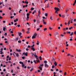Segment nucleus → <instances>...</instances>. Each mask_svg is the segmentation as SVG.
Here are the masks:
<instances>
[{
  "mask_svg": "<svg viewBox=\"0 0 76 76\" xmlns=\"http://www.w3.org/2000/svg\"><path fill=\"white\" fill-rule=\"evenodd\" d=\"M24 55V56H28V52L23 53V55Z\"/></svg>",
  "mask_w": 76,
  "mask_h": 76,
  "instance_id": "obj_1",
  "label": "nucleus"
},
{
  "mask_svg": "<svg viewBox=\"0 0 76 76\" xmlns=\"http://www.w3.org/2000/svg\"><path fill=\"white\" fill-rule=\"evenodd\" d=\"M13 18H14V16H11L10 17L11 19H12Z\"/></svg>",
  "mask_w": 76,
  "mask_h": 76,
  "instance_id": "obj_41",
  "label": "nucleus"
},
{
  "mask_svg": "<svg viewBox=\"0 0 76 76\" xmlns=\"http://www.w3.org/2000/svg\"><path fill=\"white\" fill-rule=\"evenodd\" d=\"M34 63H35V64H37V62L35 60H34L33 61Z\"/></svg>",
  "mask_w": 76,
  "mask_h": 76,
  "instance_id": "obj_21",
  "label": "nucleus"
},
{
  "mask_svg": "<svg viewBox=\"0 0 76 76\" xmlns=\"http://www.w3.org/2000/svg\"><path fill=\"white\" fill-rule=\"evenodd\" d=\"M15 20H16L17 22H18V18H16Z\"/></svg>",
  "mask_w": 76,
  "mask_h": 76,
  "instance_id": "obj_62",
  "label": "nucleus"
},
{
  "mask_svg": "<svg viewBox=\"0 0 76 76\" xmlns=\"http://www.w3.org/2000/svg\"><path fill=\"white\" fill-rule=\"evenodd\" d=\"M29 2L28 1H25L24 3H26V4H28Z\"/></svg>",
  "mask_w": 76,
  "mask_h": 76,
  "instance_id": "obj_24",
  "label": "nucleus"
},
{
  "mask_svg": "<svg viewBox=\"0 0 76 76\" xmlns=\"http://www.w3.org/2000/svg\"><path fill=\"white\" fill-rule=\"evenodd\" d=\"M38 68L40 69V70H42V69L41 68V66H39Z\"/></svg>",
  "mask_w": 76,
  "mask_h": 76,
  "instance_id": "obj_11",
  "label": "nucleus"
},
{
  "mask_svg": "<svg viewBox=\"0 0 76 76\" xmlns=\"http://www.w3.org/2000/svg\"><path fill=\"white\" fill-rule=\"evenodd\" d=\"M59 10H60V9L57 8V9L56 10H57V11L58 12V11H59Z\"/></svg>",
  "mask_w": 76,
  "mask_h": 76,
  "instance_id": "obj_23",
  "label": "nucleus"
},
{
  "mask_svg": "<svg viewBox=\"0 0 76 76\" xmlns=\"http://www.w3.org/2000/svg\"><path fill=\"white\" fill-rule=\"evenodd\" d=\"M34 70L33 68L32 67V68H31V69H30V71L32 72V70Z\"/></svg>",
  "mask_w": 76,
  "mask_h": 76,
  "instance_id": "obj_26",
  "label": "nucleus"
},
{
  "mask_svg": "<svg viewBox=\"0 0 76 76\" xmlns=\"http://www.w3.org/2000/svg\"><path fill=\"white\" fill-rule=\"evenodd\" d=\"M47 28H45L44 29V31H46V30H47Z\"/></svg>",
  "mask_w": 76,
  "mask_h": 76,
  "instance_id": "obj_34",
  "label": "nucleus"
},
{
  "mask_svg": "<svg viewBox=\"0 0 76 76\" xmlns=\"http://www.w3.org/2000/svg\"><path fill=\"white\" fill-rule=\"evenodd\" d=\"M43 23L44 25H46V22H43Z\"/></svg>",
  "mask_w": 76,
  "mask_h": 76,
  "instance_id": "obj_49",
  "label": "nucleus"
},
{
  "mask_svg": "<svg viewBox=\"0 0 76 76\" xmlns=\"http://www.w3.org/2000/svg\"><path fill=\"white\" fill-rule=\"evenodd\" d=\"M15 41H18V38L16 37V39H15Z\"/></svg>",
  "mask_w": 76,
  "mask_h": 76,
  "instance_id": "obj_25",
  "label": "nucleus"
},
{
  "mask_svg": "<svg viewBox=\"0 0 76 76\" xmlns=\"http://www.w3.org/2000/svg\"><path fill=\"white\" fill-rule=\"evenodd\" d=\"M29 15H30V14H29V13H27L26 14L27 16H29Z\"/></svg>",
  "mask_w": 76,
  "mask_h": 76,
  "instance_id": "obj_22",
  "label": "nucleus"
},
{
  "mask_svg": "<svg viewBox=\"0 0 76 76\" xmlns=\"http://www.w3.org/2000/svg\"><path fill=\"white\" fill-rule=\"evenodd\" d=\"M3 31H6V28H5V27H3Z\"/></svg>",
  "mask_w": 76,
  "mask_h": 76,
  "instance_id": "obj_19",
  "label": "nucleus"
},
{
  "mask_svg": "<svg viewBox=\"0 0 76 76\" xmlns=\"http://www.w3.org/2000/svg\"><path fill=\"white\" fill-rule=\"evenodd\" d=\"M69 41H73V39L72 38L70 39H69Z\"/></svg>",
  "mask_w": 76,
  "mask_h": 76,
  "instance_id": "obj_40",
  "label": "nucleus"
},
{
  "mask_svg": "<svg viewBox=\"0 0 76 76\" xmlns=\"http://www.w3.org/2000/svg\"><path fill=\"white\" fill-rule=\"evenodd\" d=\"M24 66H25V64H22V67H24Z\"/></svg>",
  "mask_w": 76,
  "mask_h": 76,
  "instance_id": "obj_39",
  "label": "nucleus"
},
{
  "mask_svg": "<svg viewBox=\"0 0 76 76\" xmlns=\"http://www.w3.org/2000/svg\"><path fill=\"white\" fill-rule=\"evenodd\" d=\"M74 22H76V19H75L74 20Z\"/></svg>",
  "mask_w": 76,
  "mask_h": 76,
  "instance_id": "obj_61",
  "label": "nucleus"
},
{
  "mask_svg": "<svg viewBox=\"0 0 76 76\" xmlns=\"http://www.w3.org/2000/svg\"><path fill=\"white\" fill-rule=\"evenodd\" d=\"M16 50L17 51H18V52H21V50H18V49H16Z\"/></svg>",
  "mask_w": 76,
  "mask_h": 76,
  "instance_id": "obj_8",
  "label": "nucleus"
},
{
  "mask_svg": "<svg viewBox=\"0 0 76 76\" xmlns=\"http://www.w3.org/2000/svg\"><path fill=\"white\" fill-rule=\"evenodd\" d=\"M49 7V4H47V7Z\"/></svg>",
  "mask_w": 76,
  "mask_h": 76,
  "instance_id": "obj_58",
  "label": "nucleus"
},
{
  "mask_svg": "<svg viewBox=\"0 0 76 76\" xmlns=\"http://www.w3.org/2000/svg\"><path fill=\"white\" fill-rule=\"evenodd\" d=\"M55 67V66H54V65H52V69H53V68H54Z\"/></svg>",
  "mask_w": 76,
  "mask_h": 76,
  "instance_id": "obj_33",
  "label": "nucleus"
},
{
  "mask_svg": "<svg viewBox=\"0 0 76 76\" xmlns=\"http://www.w3.org/2000/svg\"><path fill=\"white\" fill-rule=\"evenodd\" d=\"M53 64H55V66H57V63L56 62V61H55L53 63Z\"/></svg>",
  "mask_w": 76,
  "mask_h": 76,
  "instance_id": "obj_4",
  "label": "nucleus"
},
{
  "mask_svg": "<svg viewBox=\"0 0 76 76\" xmlns=\"http://www.w3.org/2000/svg\"><path fill=\"white\" fill-rule=\"evenodd\" d=\"M34 56L35 57H36L37 59H38V58H37L38 56H37V55H34Z\"/></svg>",
  "mask_w": 76,
  "mask_h": 76,
  "instance_id": "obj_12",
  "label": "nucleus"
},
{
  "mask_svg": "<svg viewBox=\"0 0 76 76\" xmlns=\"http://www.w3.org/2000/svg\"><path fill=\"white\" fill-rule=\"evenodd\" d=\"M15 53H16L15 52H14L13 53V56H14L15 57Z\"/></svg>",
  "mask_w": 76,
  "mask_h": 76,
  "instance_id": "obj_28",
  "label": "nucleus"
},
{
  "mask_svg": "<svg viewBox=\"0 0 76 76\" xmlns=\"http://www.w3.org/2000/svg\"><path fill=\"white\" fill-rule=\"evenodd\" d=\"M26 51H28V50H29V49L27 48L26 49Z\"/></svg>",
  "mask_w": 76,
  "mask_h": 76,
  "instance_id": "obj_52",
  "label": "nucleus"
},
{
  "mask_svg": "<svg viewBox=\"0 0 76 76\" xmlns=\"http://www.w3.org/2000/svg\"><path fill=\"white\" fill-rule=\"evenodd\" d=\"M45 67L48 68L49 67V66L48 65V64H45Z\"/></svg>",
  "mask_w": 76,
  "mask_h": 76,
  "instance_id": "obj_3",
  "label": "nucleus"
},
{
  "mask_svg": "<svg viewBox=\"0 0 76 76\" xmlns=\"http://www.w3.org/2000/svg\"><path fill=\"white\" fill-rule=\"evenodd\" d=\"M44 63H46H46H47V61H44Z\"/></svg>",
  "mask_w": 76,
  "mask_h": 76,
  "instance_id": "obj_32",
  "label": "nucleus"
},
{
  "mask_svg": "<svg viewBox=\"0 0 76 76\" xmlns=\"http://www.w3.org/2000/svg\"><path fill=\"white\" fill-rule=\"evenodd\" d=\"M73 35V32H72L71 34H70V36H72Z\"/></svg>",
  "mask_w": 76,
  "mask_h": 76,
  "instance_id": "obj_13",
  "label": "nucleus"
},
{
  "mask_svg": "<svg viewBox=\"0 0 76 76\" xmlns=\"http://www.w3.org/2000/svg\"><path fill=\"white\" fill-rule=\"evenodd\" d=\"M20 64H23V62H22V61H20L19 62Z\"/></svg>",
  "mask_w": 76,
  "mask_h": 76,
  "instance_id": "obj_15",
  "label": "nucleus"
},
{
  "mask_svg": "<svg viewBox=\"0 0 76 76\" xmlns=\"http://www.w3.org/2000/svg\"><path fill=\"white\" fill-rule=\"evenodd\" d=\"M15 54H16L17 57H19V53H15Z\"/></svg>",
  "mask_w": 76,
  "mask_h": 76,
  "instance_id": "obj_9",
  "label": "nucleus"
},
{
  "mask_svg": "<svg viewBox=\"0 0 76 76\" xmlns=\"http://www.w3.org/2000/svg\"><path fill=\"white\" fill-rule=\"evenodd\" d=\"M36 61L37 62V63H39V60H36Z\"/></svg>",
  "mask_w": 76,
  "mask_h": 76,
  "instance_id": "obj_37",
  "label": "nucleus"
},
{
  "mask_svg": "<svg viewBox=\"0 0 76 76\" xmlns=\"http://www.w3.org/2000/svg\"><path fill=\"white\" fill-rule=\"evenodd\" d=\"M4 72H6V69H3Z\"/></svg>",
  "mask_w": 76,
  "mask_h": 76,
  "instance_id": "obj_60",
  "label": "nucleus"
},
{
  "mask_svg": "<svg viewBox=\"0 0 76 76\" xmlns=\"http://www.w3.org/2000/svg\"><path fill=\"white\" fill-rule=\"evenodd\" d=\"M12 76H15L16 74H12Z\"/></svg>",
  "mask_w": 76,
  "mask_h": 76,
  "instance_id": "obj_57",
  "label": "nucleus"
},
{
  "mask_svg": "<svg viewBox=\"0 0 76 76\" xmlns=\"http://www.w3.org/2000/svg\"><path fill=\"white\" fill-rule=\"evenodd\" d=\"M22 58L23 60L24 59H25V57L24 56H23L22 57Z\"/></svg>",
  "mask_w": 76,
  "mask_h": 76,
  "instance_id": "obj_36",
  "label": "nucleus"
},
{
  "mask_svg": "<svg viewBox=\"0 0 76 76\" xmlns=\"http://www.w3.org/2000/svg\"><path fill=\"white\" fill-rule=\"evenodd\" d=\"M54 61H56L55 59L54 58V57H52V60L51 61V62H54Z\"/></svg>",
  "mask_w": 76,
  "mask_h": 76,
  "instance_id": "obj_2",
  "label": "nucleus"
},
{
  "mask_svg": "<svg viewBox=\"0 0 76 76\" xmlns=\"http://www.w3.org/2000/svg\"><path fill=\"white\" fill-rule=\"evenodd\" d=\"M34 9H35L34 8H31V11H32V10H34Z\"/></svg>",
  "mask_w": 76,
  "mask_h": 76,
  "instance_id": "obj_14",
  "label": "nucleus"
},
{
  "mask_svg": "<svg viewBox=\"0 0 76 76\" xmlns=\"http://www.w3.org/2000/svg\"><path fill=\"white\" fill-rule=\"evenodd\" d=\"M53 29V28H51V27H49V29L50 30H51V29Z\"/></svg>",
  "mask_w": 76,
  "mask_h": 76,
  "instance_id": "obj_47",
  "label": "nucleus"
},
{
  "mask_svg": "<svg viewBox=\"0 0 76 76\" xmlns=\"http://www.w3.org/2000/svg\"><path fill=\"white\" fill-rule=\"evenodd\" d=\"M3 52H1V53H0V54H1L2 55V54H3Z\"/></svg>",
  "mask_w": 76,
  "mask_h": 76,
  "instance_id": "obj_64",
  "label": "nucleus"
},
{
  "mask_svg": "<svg viewBox=\"0 0 76 76\" xmlns=\"http://www.w3.org/2000/svg\"><path fill=\"white\" fill-rule=\"evenodd\" d=\"M70 20H69L68 21V26H69V25H70Z\"/></svg>",
  "mask_w": 76,
  "mask_h": 76,
  "instance_id": "obj_18",
  "label": "nucleus"
},
{
  "mask_svg": "<svg viewBox=\"0 0 76 76\" xmlns=\"http://www.w3.org/2000/svg\"><path fill=\"white\" fill-rule=\"evenodd\" d=\"M7 35V33H5V34H4V35H5V36H6V35Z\"/></svg>",
  "mask_w": 76,
  "mask_h": 76,
  "instance_id": "obj_53",
  "label": "nucleus"
},
{
  "mask_svg": "<svg viewBox=\"0 0 76 76\" xmlns=\"http://www.w3.org/2000/svg\"><path fill=\"white\" fill-rule=\"evenodd\" d=\"M74 34H75V35H76V31H75V32H74Z\"/></svg>",
  "mask_w": 76,
  "mask_h": 76,
  "instance_id": "obj_63",
  "label": "nucleus"
},
{
  "mask_svg": "<svg viewBox=\"0 0 76 76\" xmlns=\"http://www.w3.org/2000/svg\"><path fill=\"white\" fill-rule=\"evenodd\" d=\"M56 72H53V75H56Z\"/></svg>",
  "mask_w": 76,
  "mask_h": 76,
  "instance_id": "obj_56",
  "label": "nucleus"
},
{
  "mask_svg": "<svg viewBox=\"0 0 76 76\" xmlns=\"http://www.w3.org/2000/svg\"><path fill=\"white\" fill-rule=\"evenodd\" d=\"M34 46H35V45H32V46H31V48H33V47H34Z\"/></svg>",
  "mask_w": 76,
  "mask_h": 76,
  "instance_id": "obj_31",
  "label": "nucleus"
},
{
  "mask_svg": "<svg viewBox=\"0 0 76 76\" xmlns=\"http://www.w3.org/2000/svg\"><path fill=\"white\" fill-rule=\"evenodd\" d=\"M39 27H40V28H42V25H40L39 26Z\"/></svg>",
  "mask_w": 76,
  "mask_h": 76,
  "instance_id": "obj_45",
  "label": "nucleus"
},
{
  "mask_svg": "<svg viewBox=\"0 0 76 76\" xmlns=\"http://www.w3.org/2000/svg\"><path fill=\"white\" fill-rule=\"evenodd\" d=\"M26 33L28 34H30V32L29 31H27Z\"/></svg>",
  "mask_w": 76,
  "mask_h": 76,
  "instance_id": "obj_38",
  "label": "nucleus"
},
{
  "mask_svg": "<svg viewBox=\"0 0 76 76\" xmlns=\"http://www.w3.org/2000/svg\"><path fill=\"white\" fill-rule=\"evenodd\" d=\"M3 73H3V72H1V75H3Z\"/></svg>",
  "mask_w": 76,
  "mask_h": 76,
  "instance_id": "obj_54",
  "label": "nucleus"
},
{
  "mask_svg": "<svg viewBox=\"0 0 76 76\" xmlns=\"http://www.w3.org/2000/svg\"><path fill=\"white\" fill-rule=\"evenodd\" d=\"M39 59L40 60H42V57H41V56H40L39 57Z\"/></svg>",
  "mask_w": 76,
  "mask_h": 76,
  "instance_id": "obj_20",
  "label": "nucleus"
},
{
  "mask_svg": "<svg viewBox=\"0 0 76 76\" xmlns=\"http://www.w3.org/2000/svg\"><path fill=\"white\" fill-rule=\"evenodd\" d=\"M56 35H58L59 34V33L58 32H56Z\"/></svg>",
  "mask_w": 76,
  "mask_h": 76,
  "instance_id": "obj_46",
  "label": "nucleus"
},
{
  "mask_svg": "<svg viewBox=\"0 0 76 76\" xmlns=\"http://www.w3.org/2000/svg\"><path fill=\"white\" fill-rule=\"evenodd\" d=\"M31 50H33V51H35V49L34 48H31Z\"/></svg>",
  "mask_w": 76,
  "mask_h": 76,
  "instance_id": "obj_6",
  "label": "nucleus"
},
{
  "mask_svg": "<svg viewBox=\"0 0 76 76\" xmlns=\"http://www.w3.org/2000/svg\"><path fill=\"white\" fill-rule=\"evenodd\" d=\"M74 3V4H76V0H75V1Z\"/></svg>",
  "mask_w": 76,
  "mask_h": 76,
  "instance_id": "obj_59",
  "label": "nucleus"
},
{
  "mask_svg": "<svg viewBox=\"0 0 76 76\" xmlns=\"http://www.w3.org/2000/svg\"><path fill=\"white\" fill-rule=\"evenodd\" d=\"M36 38V36H35V35H33L32 36V39H35Z\"/></svg>",
  "mask_w": 76,
  "mask_h": 76,
  "instance_id": "obj_5",
  "label": "nucleus"
},
{
  "mask_svg": "<svg viewBox=\"0 0 76 76\" xmlns=\"http://www.w3.org/2000/svg\"><path fill=\"white\" fill-rule=\"evenodd\" d=\"M38 16H39V15H40L41 14V12L40 11H39H39H38Z\"/></svg>",
  "mask_w": 76,
  "mask_h": 76,
  "instance_id": "obj_10",
  "label": "nucleus"
},
{
  "mask_svg": "<svg viewBox=\"0 0 76 76\" xmlns=\"http://www.w3.org/2000/svg\"><path fill=\"white\" fill-rule=\"evenodd\" d=\"M39 29H40V28H37V31H39Z\"/></svg>",
  "mask_w": 76,
  "mask_h": 76,
  "instance_id": "obj_30",
  "label": "nucleus"
},
{
  "mask_svg": "<svg viewBox=\"0 0 76 76\" xmlns=\"http://www.w3.org/2000/svg\"><path fill=\"white\" fill-rule=\"evenodd\" d=\"M54 9H55V10H57V8L56 7H55L54 8Z\"/></svg>",
  "mask_w": 76,
  "mask_h": 76,
  "instance_id": "obj_44",
  "label": "nucleus"
},
{
  "mask_svg": "<svg viewBox=\"0 0 76 76\" xmlns=\"http://www.w3.org/2000/svg\"><path fill=\"white\" fill-rule=\"evenodd\" d=\"M60 36H61V37H64V34H61L60 35Z\"/></svg>",
  "mask_w": 76,
  "mask_h": 76,
  "instance_id": "obj_55",
  "label": "nucleus"
},
{
  "mask_svg": "<svg viewBox=\"0 0 76 76\" xmlns=\"http://www.w3.org/2000/svg\"><path fill=\"white\" fill-rule=\"evenodd\" d=\"M34 36H37V33H35V34H34Z\"/></svg>",
  "mask_w": 76,
  "mask_h": 76,
  "instance_id": "obj_29",
  "label": "nucleus"
},
{
  "mask_svg": "<svg viewBox=\"0 0 76 76\" xmlns=\"http://www.w3.org/2000/svg\"><path fill=\"white\" fill-rule=\"evenodd\" d=\"M34 22H36V20L34 19L33 20Z\"/></svg>",
  "mask_w": 76,
  "mask_h": 76,
  "instance_id": "obj_51",
  "label": "nucleus"
},
{
  "mask_svg": "<svg viewBox=\"0 0 76 76\" xmlns=\"http://www.w3.org/2000/svg\"><path fill=\"white\" fill-rule=\"evenodd\" d=\"M45 16H46V17H47L48 16V13H45Z\"/></svg>",
  "mask_w": 76,
  "mask_h": 76,
  "instance_id": "obj_17",
  "label": "nucleus"
},
{
  "mask_svg": "<svg viewBox=\"0 0 76 76\" xmlns=\"http://www.w3.org/2000/svg\"><path fill=\"white\" fill-rule=\"evenodd\" d=\"M21 11H22V10H20V11H19V13H20V12H21Z\"/></svg>",
  "mask_w": 76,
  "mask_h": 76,
  "instance_id": "obj_50",
  "label": "nucleus"
},
{
  "mask_svg": "<svg viewBox=\"0 0 76 76\" xmlns=\"http://www.w3.org/2000/svg\"><path fill=\"white\" fill-rule=\"evenodd\" d=\"M67 34H70L71 33V32L70 31H68L67 32Z\"/></svg>",
  "mask_w": 76,
  "mask_h": 76,
  "instance_id": "obj_43",
  "label": "nucleus"
},
{
  "mask_svg": "<svg viewBox=\"0 0 76 76\" xmlns=\"http://www.w3.org/2000/svg\"><path fill=\"white\" fill-rule=\"evenodd\" d=\"M68 10H69V9H67L65 11H66V13H67V12H68Z\"/></svg>",
  "mask_w": 76,
  "mask_h": 76,
  "instance_id": "obj_16",
  "label": "nucleus"
},
{
  "mask_svg": "<svg viewBox=\"0 0 76 76\" xmlns=\"http://www.w3.org/2000/svg\"><path fill=\"white\" fill-rule=\"evenodd\" d=\"M27 48H31V46L30 45H28Z\"/></svg>",
  "mask_w": 76,
  "mask_h": 76,
  "instance_id": "obj_42",
  "label": "nucleus"
},
{
  "mask_svg": "<svg viewBox=\"0 0 76 76\" xmlns=\"http://www.w3.org/2000/svg\"><path fill=\"white\" fill-rule=\"evenodd\" d=\"M18 36H21V35H22V33H19V32H18Z\"/></svg>",
  "mask_w": 76,
  "mask_h": 76,
  "instance_id": "obj_7",
  "label": "nucleus"
},
{
  "mask_svg": "<svg viewBox=\"0 0 76 76\" xmlns=\"http://www.w3.org/2000/svg\"><path fill=\"white\" fill-rule=\"evenodd\" d=\"M18 42H19V43H21V41H20V40H19L18 41Z\"/></svg>",
  "mask_w": 76,
  "mask_h": 76,
  "instance_id": "obj_48",
  "label": "nucleus"
},
{
  "mask_svg": "<svg viewBox=\"0 0 76 76\" xmlns=\"http://www.w3.org/2000/svg\"><path fill=\"white\" fill-rule=\"evenodd\" d=\"M71 29H73L72 27H70V28H69V30H70Z\"/></svg>",
  "mask_w": 76,
  "mask_h": 76,
  "instance_id": "obj_27",
  "label": "nucleus"
},
{
  "mask_svg": "<svg viewBox=\"0 0 76 76\" xmlns=\"http://www.w3.org/2000/svg\"><path fill=\"white\" fill-rule=\"evenodd\" d=\"M55 13H57V14H58V12L57 11V10H56Z\"/></svg>",
  "mask_w": 76,
  "mask_h": 76,
  "instance_id": "obj_35",
  "label": "nucleus"
}]
</instances>
